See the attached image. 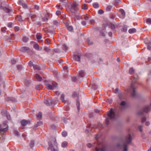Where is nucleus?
Listing matches in <instances>:
<instances>
[{
  "label": "nucleus",
  "instance_id": "nucleus-19",
  "mask_svg": "<svg viewBox=\"0 0 151 151\" xmlns=\"http://www.w3.org/2000/svg\"><path fill=\"white\" fill-rule=\"evenodd\" d=\"M42 113L40 112H39L37 115V119L38 120H40L42 119Z\"/></svg>",
  "mask_w": 151,
  "mask_h": 151
},
{
  "label": "nucleus",
  "instance_id": "nucleus-1",
  "mask_svg": "<svg viewBox=\"0 0 151 151\" xmlns=\"http://www.w3.org/2000/svg\"><path fill=\"white\" fill-rule=\"evenodd\" d=\"M132 139V138L131 134H129L124 139H122L121 142L117 144V147L119 149L123 147V151H127L128 144L131 143Z\"/></svg>",
  "mask_w": 151,
  "mask_h": 151
},
{
  "label": "nucleus",
  "instance_id": "nucleus-22",
  "mask_svg": "<svg viewBox=\"0 0 151 151\" xmlns=\"http://www.w3.org/2000/svg\"><path fill=\"white\" fill-rule=\"evenodd\" d=\"M79 76H80L83 77L85 76V73L83 71H80L79 73Z\"/></svg>",
  "mask_w": 151,
  "mask_h": 151
},
{
  "label": "nucleus",
  "instance_id": "nucleus-61",
  "mask_svg": "<svg viewBox=\"0 0 151 151\" xmlns=\"http://www.w3.org/2000/svg\"><path fill=\"white\" fill-rule=\"evenodd\" d=\"M106 101L110 104H111L112 102V100L111 99H108L106 100Z\"/></svg>",
  "mask_w": 151,
  "mask_h": 151
},
{
  "label": "nucleus",
  "instance_id": "nucleus-26",
  "mask_svg": "<svg viewBox=\"0 0 151 151\" xmlns=\"http://www.w3.org/2000/svg\"><path fill=\"white\" fill-rule=\"evenodd\" d=\"M74 59L76 61H79L80 60L81 58L80 57V56H79L78 55H75L74 56Z\"/></svg>",
  "mask_w": 151,
  "mask_h": 151
},
{
  "label": "nucleus",
  "instance_id": "nucleus-46",
  "mask_svg": "<svg viewBox=\"0 0 151 151\" xmlns=\"http://www.w3.org/2000/svg\"><path fill=\"white\" fill-rule=\"evenodd\" d=\"M62 48L63 50H66L68 49V47L65 45L64 44Z\"/></svg>",
  "mask_w": 151,
  "mask_h": 151
},
{
  "label": "nucleus",
  "instance_id": "nucleus-42",
  "mask_svg": "<svg viewBox=\"0 0 151 151\" xmlns=\"http://www.w3.org/2000/svg\"><path fill=\"white\" fill-rule=\"evenodd\" d=\"M16 19L19 21V22H21L22 21V17L21 16H18L16 18Z\"/></svg>",
  "mask_w": 151,
  "mask_h": 151
},
{
  "label": "nucleus",
  "instance_id": "nucleus-33",
  "mask_svg": "<svg viewBox=\"0 0 151 151\" xmlns=\"http://www.w3.org/2000/svg\"><path fill=\"white\" fill-rule=\"evenodd\" d=\"M93 7L95 8H97L99 7V4L97 3H93Z\"/></svg>",
  "mask_w": 151,
  "mask_h": 151
},
{
  "label": "nucleus",
  "instance_id": "nucleus-41",
  "mask_svg": "<svg viewBox=\"0 0 151 151\" xmlns=\"http://www.w3.org/2000/svg\"><path fill=\"white\" fill-rule=\"evenodd\" d=\"M53 24L55 25L58 26L59 24L57 20H55L53 22Z\"/></svg>",
  "mask_w": 151,
  "mask_h": 151
},
{
  "label": "nucleus",
  "instance_id": "nucleus-34",
  "mask_svg": "<svg viewBox=\"0 0 151 151\" xmlns=\"http://www.w3.org/2000/svg\"><path fill=\"white\" fill-rule=\"evenodd\" d=\"M67 142L66 141L63 142L61 145L62 147L63 148L65 147L67 145Z\"/></svg>",
  "mask_w": 151,
  "mask_h": 151
},
{
  "label": "nucleus",
  "instance_id": "nucleus-12",
  "mask_svg": "<svg viewBox=\"0 0 151 151\" xmlns=\"http://www.w3.org/2000/svg\"><path fill=\"white\" fill-rule=\"evenodd\" d=\"M33 47L37 50H41L42 49V47H40L37 43H35L33 45Z\"/></svg>",
  "mask_w": 151,
  "mask_h": 151
},
{
  "label": "nucleus",
  "instance_id": "nucleus-54",
  "mask_svg": "<svg viewBox=\"0 0 151 151\" xmlns=\"http://www.w3.org/2000/svg\"><path fill=\"white\" fill-rule=\"evenodd\" d=\"M22 6V7L25 9H26L27 8V5L25 3H23Z\"/></svg>",
  "mask_w": 151,
  "mask_h": 151
},
{
  "label": "nucleus",
  "instance_id": "nucleus-53",
  "mask_svg": "<svg viewBox=\"0 0 151 151\" xmlns=\"http://www.w3.org/2000/svg\"><path fill=\"white\" fill-rule=\"evenodd\" d=\"M14 29L15 31H18L19 30V28L18 26H16L14 27Z\"/></svg>",
  "mask_w": 151,
  "mask_h": 151
},
{
  "label": "nucleus",
  "instance_id": "nucleus-16",
  "mask_svg": "<svg viewBox=\"0 0 151 151\" xmlns=\"http://www.w3.org/2000/svg\"><path fill=\"white\" fill-rule=\"evenodd\" d=\"M120 105L121 106V109H123L126 107V103L124 101H122L120 103Z\"/></svg>",
  "mask_w": 151,
  "mask_h": 151
},
{
  "label": "nucleus",
  "instance_id": "nucleus-45",
  "mask_svg": "<svg viewBox=\"0 0 151 151\" xmlns=\"http://www.w3.org/2000/svg\"><path fill=\"white\" fill-rule=\"evenodd\" d=\"M14 132L15 135L17 136H18L19 135V133L18 131L17 130H14Z\"/></svg>",
  "mask_w": 151,
  "mask_h": 151
},
{
  "label": "nucleus",
  "instance_id": "nucleus-60",
  "mask_svg": "<svg viewBox=\"0 0 151 151\" xmlns=\"http://www.w3.org/2000/svg\"><path fill=\"white\" fill-rule=\"evenodd\" d=\"M22 68V66L21 65H18L17 66V69L19 70H21Z\"/></svg>",
  "mask_w": 151,
  "mask_h": 151
},
{
  "label": "nucleus",
  "instance_id": "nucleus-62",
  "mask_svg": "<svg viewBox=\"0 0 151 151\" xmlns=\"http://www.w3.org/2000/svg\"><path fill=\"white\" fill-rule=\"evenodd\" d=\"M12 64H15L16 63V61L14 59H12Z\"/></svg>",
  "mask_w": 151,
  "mask_h": 151
},
{
  "label": "nucleus",
  "instance_id": "nucleus-55",
  "mask_svg": "<svg viewBox=\"0 0 151 151\" xmlns=\"http://www.w3.org/2000/svg\"><path fill=\"white\" fill-rule=\"evenodd\" d=\"M24 83L26 85H27L30 83V81L28 80H26L25 81Z\"/></svg>",
  "mask_w": 151,
  "mask_h": 151
},
{
  "label": "nucleus",
  "instance_id": "nucleus-3",
  "mask_svg": "<svg viewBox=\"0 0 151 151\" xmlns=\"http://www.w3.org/2000/svg\"><path fill=\"white\" fill-rule=\"evenodd\" d=\"M138 76L137 75H135L134 76V77L132 78V82L131 85L129 87V88L128 89V91H131V90L132 89V92L131 93V95L132 97H135L136 95L135 89L136 88V87L134 86V83L135 81L138 79Z\"/></svg>",
  "mask_w": 151,
  "mask_h": 151
},
{
  "label": "nucleus",
  "instance_id": "nucleus-37",
  "mask_svg": "<svg viewBox=\"0 0 151 151\" xmlns=\"http://www.w3.org/2000/svg\"><path fill=\"white\" fill-rule=\"evenodd\" d=\"M84 19L85 20V21L86 22H87L89 19V16L86 15L84 16Z\"/></svg>",
  "mask_w": 151,
  "mask_h": 151
},
{
  "label": "nucleus",
  "instance_id": "nucleus-2",
  "mask_svg": "<svg viewBox=\"0 0 151 151\" xmlns=\"http://www.w3.org/2000/svg\"><path fill=\"white\" fill-rule=\"evenodd\" d=\"M48 149L51 151H59L58 144L55 138L53 137L50 139V141L48 142Z\"/></svg>",
  "mask_w": 151,
  "mask_h": 151
},
{
  "label": "nucleus",
  "instance_id": "nucleus-15",
  "mask_svg": "<svg viewBox=\"0 0 151 151\" xmlns=\"http://www.w3.org/2000/svg\"><path fill=\"white\" fill-rule=\"evenodd\" d=\"M29 49L28 47H22L20 49V50L23 52H28Z\"/></svg>",
  "mask_w": 151,
  "mask_h": 151
},
{
  "label": "nucleus",
  "instance_id": "nucleus-32",
  "mask_svg": "<svg viewBox=\"0 0 151 151\" xmlns=\"http://www.w3.org/2000/svg\"><path fill=\"white\" fill-rule=\"evenodd\" d=\"M29 40V38L26 37H24L22 38L23 41L24 42H27Z\"/></svg>",
  "mask_w": 151,
  "mask_h": 151
},
{
  "label": "nucleus",
  "instance_id": "nucleus-38",
  "mask_svg": "<svg viewBox=\"0 0 151 151\" xmlns=\"http://www.w3.org/2000/svg\"><path fill=\"white\" fill-rule=\"evenodd\" d=\"M33 68L34 69L39 70L40 69V67L37 65H33Z\"/></svg>",
  "mask_w": 151,
  "mask_h": 151
},
{
  "label": "nucleus",
  "instance_id": "nucleus-35",
  "mask_svg": "<svg viewBox=\"0 0 151 151\" xmlns=\"http://www.w3.org/2000/svg\"><path fill=\"white\" fill-rule=\"evenodd\" d=\"M119 12L121 13L123 16H125V13L124 10L123 9H120L119 10Z\"/></svg>",
  "mask_w": 151,
  "mask_h": 151
},
{
  "label": "nucleus",
  "instance_id": "nucleus-48",
  "mask_svg": "<svg viewBox=\"0 0 151 151\" xmlns=\"http://www.w3.org/2000/svg\"><path fill=\"white\" fill-rule=\"evenodd\" d=\"M134 70L132 68H130L129 70V73L132 74L134 72Z\"/></svg>",
  "mask_w": 151,
  "mask_h": 151
},
{
  "label": "nucleus",
  "instance_id": "nucleus-4",
  "mask_svg": "<svg viewBox=\"0 0 151 151\" xmlns=\"http://www.w3.org/2000/svg\"><path fill=\"white\" fill-rule=\"evenodd\" d=\"M107 115L108 118L106 119L105 121V124L107 125L109 123V119L111 120H114L116 117V115L112 108H111L108 112Z\"/></svg>",
  "mask_w": 151,
  "mask_h": 151
},
{
  "label": "nucleus",
  "instance_id": "nucleus-39",
  "mask_svg": "<svg viewBox=\"0 0 151 151\" xmlns=\"http://www.w3.org/2000/svg\"><path fill=\"white\" fill-rule=\"evenodd\" d=\"M146 23L149 24H151V19L150 18H148L146 21Z\"/></svg>",
  "mask_w": 151,
  "mask_h": 151
},
{
  "label": "nucleus",
  "instance_id": "nucleus-47",
  "mask_svg": "<svg viewBox=\"0 0 151 151\" xmlns=\"http://www.w3.org/2000/svg\"><path fill=\"white\" fill-rule=\"evenodd\" d=\"M112 8V6H107L106 8V10L107 11H109Z\"/></svg>",
  "mask_w": 151,
  "mask_h": 151
},
{
  "label": "nucleus",
  "instance_id": "nucleus-56",
  "mask_svg": "<svg viewBox=\"0 0 151 151\" xmlns=\"http://www.w3.org/2000/svg\"><path fill=\"white\" fill-rule=\"evenodd\" d=\"M146 119V118L145 117H144L142 118V123H144Z\"/></svg>",
  "mask_w": 151,
  "mask_h": 151
},
{
  "label": "nucleus",
  "instance_id": "nucleus-17",
  "mask_svg": "<svg viewBox=\"0 0 151 151\" xmlns=\"http://www.w3.org/2000/svg\"><path fill=\"white\" fill-rule=\"evenodd\" d=\"M6 100L7 101H11L13 102H15L16 101V99L14 98L9 97L6 98Z\"/></svg>",
  "mask_w": 151,
  "mask_h": 151
},
{
  "label": "nucleus",
  "instance_id": "nucleus-7",
  "mask_svg": "<svg viewBox=\"0 0 151 151\" xmlns=\"http://www.w3.org/2000/svg\"><path fill=\"white\" fill-rule=\"evenodd\" d=\"M57 86V83L54 82L52 83V84H47L46 85V88L48 90H54L55 89Z\"/></svg>",
  "mask_w": 151,
  "mask_h": 151
},
{
  "label": "nucleus",
  "instance_id": "nucleus-30",
  "mask_svg": "<svg viewBox=\"0 0 151 151\" xmlns=\"http://www.w3.org/2000/svg\"><path fill=\"white\" fill-rule=\"evenodd\" d=\"M34 145V141L33 140H31L29 143V146L30 147H32Z\"/></svg>",
  "mask_w": 151,
  "mask_h": 151
},
{
  "label": "nucleus",
  "instance_id": "nucleus-51",
  "mask_svg": "<svg viewBox=\"0 0 151 151\" xmlns=\"http://www.w3.org/2000/svg\"><path fill=\"white\" fill-rule=\"evenodd\" d=\"M78 78H79V77H78L77 76L76 77L73 78L72 79L73 81L74 82H76V81L77 80H78Z\"/></svg>",
  "mask_w": 151,
  "mask_h": 151
},
{
  "label": "nucleus",
  "instance_id": "nucleus-36",
  "mask_svg": "<svg viewBox=\"0 0 151 151\" xmlns=\"http://www.w3.org/2000/svg\"><path fill=\"white\" fill-rule=\"evenodd\" d=\"M127 26L126 25H124L123 27L122 28V31H123L124 32H126L127 31Z\"/></svg>",
  "mask_w": 151,
  "mask_h": 151
},
{
  "label": "nucleus",
  "instance_id": "nucleus-49",
  "mask_svg": "<svg viewBox=\"0 0 151 151\" xmlns=\"http://www.w3.org/2000/svg\"><path fill=\"white\" fill-rule=\"evenodd\" d=\"M36 37L37 39L40 40V39L41 38V36L40 34H37L36 35Z\"/></svg>",
  "mask_w": 151,
  "mask_h": 151
},
{
  "label": "nucleus",
  "instance_id": "nucleus-29",
  "mask_svg": "<svg viewBox=\"0 0 151 151\" xmlns=\"http://www.w3.org/2000/svg\"><path fill=\"white\" fill-rule=\"evenodd\" d=\"M42 124V122L41 121L38 122L35 125V127L36 128L40 126Z\"/></svg>",
  "mask_w": 151,
  "mask_h": 151
},
{
  "label": "nucleus",
  "instance_id": "nucleus-57",
  "mask_svg": "<svg viewBox=\"0 0 151 151\" xmlns=\"http://www.w3.org/2000/svg\"><path fill=\"white\" fill-rule=\"evenodd\" d=\"M142 127L141 126H139L138 127V129L140 132H142Z\"/></svg>",
  "mask_w": 151,
  "mask_h": 151
},
{
  "label": "nucleus",
  "instance_id": "nucleus-8",
  "mask_svg": "<svg viewBox=\"0 0 151 151\" xmlns=\"http://www.w3.org/2000/svg\"><path fill=\"white\" fill-rule=\"evenodd\" d=\"M55 101L52 99H47L45 100L44 103L47 106H53L55 103Z\"/></svg>",
  "mask_w": 151,
  "mask_h": 151
},
{
  "label": "nucleus",
  "instance_id": "nucleus-24",
  "mask_svg": "<svg viewBox=\"0 0 151 151\" xmlns=\"http://www.w3.org/2000/svg\"><path fill=\"white\" fill-rule=\"evenodd\" d=\"M64 98V95L63 94H62L60 96V99L62 102H66V101L65 100Z\"/></svg>",
  "mask_w": 151,
  "mask_h": 151
},
{
  "label": "nucleus",
  "instance_id": "nucleus-18",
  "mask_svg": "<svg viewBox=\"0 0 151 151\" xmlns=\"http://www.w3.org/2000/svg\"><path fill=\"white\" fill-rule=\"evenodd\" d=\"M28 123V121L25 119H23L21 122V124L23 126H25Z\"/></svg>",
  "mask_w": 151,
  "mask_h": 151
},
{
  "label": "nucleus",
  "instance_id": "nucleus-59",
  "mask_svg": "<svg viewBox=\"0 0 151 151\" xmlns=\"http://www.w3.org/2000/svg\"><path fill=\"white\" fill-rule=\"evenodd\" d=\"M18 3L19 5H22L23 3H22V1L19 0L18 1Z\"/></svg>",
  "mask_w": 151,
  "mask_h": 151
},
{
  "label": "nucleus",
  "instance_id": "nucleus-13",
  "mask_svg": "<svg viewBox=\"0 0 151 151\" xmlns=\"http://www.w3.org/2000/svg\"><path fill=\"white\" fill-rule=\"evenodd\" d=\"M1 9H3L6 12H10L12 10L6 7H4L2 5L0 6Z\"/></svg>",
  "mask_w": 151,
  "mask_h": 151
},
{
  "label": "nucleus",
  "instance_id": "nucleus-28",
  "mask_svg": "<svg viewBox=\"0 0 151 151\" xmlns=\"http://www.w3.org/2000/svg\"><path fill=\"white\" fill-rule=\"evenodd\" d=\"M82 9L83 10H86L88 9L87 5L85 4H83L81 6Z\"/></svg>",
  "mask_w": 151,
  "mask_h": 151
},
{
  "label": "nucleus",
  "instance_id": "nucleus-14",
  "mask_svg": "<svg viewBox=\"0 0 151 151\" xmlns=\"http://www.w3.org/2000/svg\"><path fill=\"white\" fill-rule=\"evenodd\" d=\"M73 15L75 19H76L77 20H80L81 19L80 16L79 15V13L77 12L73 14Z\"/></svg>",
  "mask_w": 151,
  "mask_h": 151
},
{
  "label": "nucleus",
  "instance_id": "nucleus-10",
  "mask_svg": "<svg viewBox=\"0 0 151 151\" xmlns=\"http://www.w3.org/2000/svg\"><path fill=\"white\" fill-rule=\"evenodd\" d=\"M150 106L147 105L144 106L143 109L142 111L146 113H147L150 109Z\"/></svg>",
  "mask_w": 151,
  "mask_h": 151
},
{
  "label": "nucleus",
  "instance_id": "nucleus-20",
  "mask_svg": "<svg viewBox=\"0 0 151 151\" xmlns=\"http://www.w3.org/2000/svg\"><path fill=\"white\" fill-rule=\"evenodd\" d=\"M77 107L78 109V111H79L80 110V108H79V105H80V101L79 100V99L78 98H77L76 99V103Z\"/></svg>",
  "mask_w": 151,
  "mask_h": 151
},
{
  "label": "nucleus",
  "instance_id": "nucleus-11",
  "mask_svg": "<svg viewBox=\"0 0 151 151\" xmlns=\"http://www.w3.org/2000/svg\"><path fill=\"white\" fill-rule=\"evenodd\" d=\"M27 16L28 17H30L33 21H34V20H33V19H35L36 17L35 14L31 13L28 14H27Z\"/></svg>",
  "mask_w": 151,
  "mask_h": 151
},
{
  "label": "nucleus",
  "instance_id": "nucleus-64",
  "mask_svg": "<svg viewBox=\"0 0 151 151\" xmlns=\"http://www.w3.org/2000/svg\"><path fill=\"white\" fill-rule=\"evenodd\" d=\"M98 13L100 14H102L103 13V12L101 10H99L98 11Z\"/></svg>",
  "mask_w": 151,
  "mask_h": 151
},
{
  "label": "nucleus",
  "instance_id": "nucleus-21",
  "mask_svg": "<svg viewBox=\"0 0 151 151\" xmlns=\"http://www.w3.org/2000/svg\"><path fill=\"white\" fill-rule=\"evenodd\" d=\"M35 77L38 81H40L42 80V77L38 74L35 75Z\"/></svg>",
  "mask_w": 151,
  "mask_h": 151
},
{
  "label": "nucleus",
  "instance_id": "nucleus-23",
  "mask_svg": "<svg viewBox=\"0 0 151 151\" xmlns=\"http://www.w3.org/2000/svg\"><path fill=\"white\" fill-rule=\"evenodd\" d=\"M118 97L120 100H122L124 98V94L122 93H119Z\"/></svg>",
  "mask_w": 151,
  "mask_h": 151
},
{
  "label": "nucleus",
  "instance_id": "nucleus-9",
  "mask_svg": "<svg viewBox=\"0 0 151 151\" xmlns=\"http://www.w3.org/2000/svg\"><path fill=\"white\" fill-rule=\"evenodd\" d=\"M1 114L3 116H6L8 120H10V116L6 111L4 110L3 111L1 112Z\"/></svg>",
  "mask_w": 151,
  "mask_h": 151
},
{
  "label": "nucleus",
  "instance_id": "nucleus-40",
  "mask_svg": "<svg viewBox=\"0 0 151 151\" xmlns=\"http://www.w3.org/2000/svg\"><path fill=\"white\" fill-rule=\"evenodd\" d=\"M50 40L48 39H45V43L47 45H48L50 44H51V43H50Z\"/></svg>",
  "mask_w": 151,
  "mask_h": 151
},
{
  "label": "nucleus",
  "instance_id": "nucleus-58",
  "mask_svg": "<svg viewBox=\"0 0 151 151\" xmlns=\"http://www.w3.org/2000/svg\"><path fill=\"white\" fill-rule=\"evenodd\" d=\"M29 65L31 67L32 66H33V65H34L32 62L31 61H30L29 62Z\"/></svg>",
  "mask_w": 151,
  "mask_h": 151
},
{
  "label": "nucleus",
  "instance_id": "nucleus-50",
  "mask_svg": "<svg viewBox=\"0 0 151 151\" xmlns=\"http://www.w3.org/2000/svg\"><path fill=\"white\" fill-rule=\"evenodd\" d=\"M62 135L63 137H65L67 135V133L66 132H63L62 133Z\"/></svg>",
  "mask_w": 151,
  "mask_h": 151
},
{
  "label": "nucleus",
  "instance_id": "nucleus-25",
  "mask_svg": "<svg viewBox=\"0 0 151 151\" xmlns=\"http://www.w3.org/2000/svg\"><path fill=\"white\" fill-rule=\"evenodd\" d=\"M128 32L130 34L136 32V29L135 28L131 29H129Z\"/></svg>",
  "mask_w": 151,
  "mask_h": 151
},
{
  "label": "nucleus",
  "instance_id": "nucleus-6",
  "mask_svg": "<svg viewBox=\"0 0 151 151\" xmlns=\"http://www.w3.org/2000/svg\"><path fill=\"white\" fill-rule=\"evenodd\" d=\"M8 129V126L6 124V122H5L2 124H0V135L4 138L2 135H4L3 133L7 131Z\"/></svg>",
  "mask_w": 151,
  "mask_h": 151
},
{
  "label": "nucleus",
  "instance_id": "nucleus-31",
  "mask_svg": "<svg viewBox=\"0 0 151 151\" xmlns=\"http://www.w3.org/2000/svg\"><path fill=\"white\" fill-rule=\"evenodd\" d=\"M44 50L46 52H48L51 50L50 47H45L44 49Z\"/></svg>",
  "mask_w": 151,
  "mask_h": 151
},
{
  "label": "nucleus",
  "instance_id": "nucleus-52",
  "mask_svg": "<svg viewBox=\"0 0 151 151\" xmlns=\"http://www.w3.org/2000/svg\"><path fill=\"white\" fill-rule=\"evenodd\" d=\"M42 86L41 85H37L36 86V88L39 90L41 89Z\"/></svg>",
  "mask_w": 151,
  "mask_h": 151
},
{
  "label": "nucleus",
  "instance_id": "nucleus-63",
  "mask_svg": "<svg viewBox=\"0 0 151 151\" xmlns=\"http://www.w3.org/2000/svg\"><path fill=\"white\" fill-rule=\"evenodd\" d=\"M42 20L44 22H46L47 21L48 19L47 17H45L43 18Z\"/></svg>",
  "mask_w": 151,
  "mask_h": 151
},
{
  "label": "nucleus",
  "instance_id": "nucleus-44",
  "mask_svg": "<svg viewBox=\"0 0 151 151\" xmlns=\"http://www.w3.org/2000/svg\"><path fill=\"white\" fill-rule=\"evenodd\" d=\"M92 88L94 89H96L97 88V86L96 84L95 83H93L92 84Z\"/></svg>",
  "mask_w": 151,
  "mask_h": 151
},
{
  "label": "nucleus",
  "instance_id": "nucleus-43",
  "mask_svg": "<svg viewBox=\"0 0 151 151\" xmlns=\"http://www.w3.org/2000/svg\"><path fill=\"white\" fill-rule=\"evenodd\" d=\"M145 43L147 44V49L148 50H150L151 49V47L149 46V45L151 44V42H149L148 43L145 42Z\"/></svg>",
  "mask_w": 151,
  "mask_h": 151
},
{
  "label": "nucleus",
  "instance_id": "nucleus-27",
  "mask_svg": "<svg viewBox=\"0 0 151 151\" xmlns=\"http://www.w3.org/2000/svg\"><path fill=\"white\" fill-rule=\"evenodd\" d=\"M66 25L67 27V28L68 30L70 31H71L73 30V28L71 26L69 25L68 23H67Z\"/></svg>",
  "mask_w": 151,
  "mask_h": 151
},
{
  "label": "nucleus",
  "instance_id": "nucleus-5",
  "mask_svg": "<svg viewBox=\"0 0 151 151\" xmlns=\"http://www.w3.org/2000/svg\"><path fill=\"white\" fill-rule=\"evenodd\" d=\"M79 9L78 4L75 2H74L73 4L69 5L68 7V9L73 14L77 12Z\"/></svg>",
  "mask_w": 151,
  "mask_h": 151
}]
</instances>
